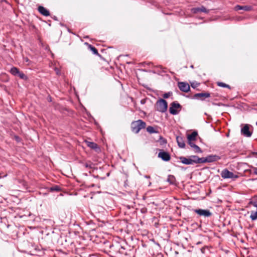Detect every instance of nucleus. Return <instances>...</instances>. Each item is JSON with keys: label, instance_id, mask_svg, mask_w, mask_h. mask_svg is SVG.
Listing matches in <instances>:
<instances>
[{"label": "nucleus", "instance_id": "1", "mask_svg": "<svg viewBox=\"0 0 257 257\" xmlns=\"http://www.w3.org/2000/svg\"><path fill=\"white\" fill-rule=\"evenodd\" d=\"M180 162L185 165H193L200 164V158L197 156H191L189 158L181 157L179 158Z\"/></svg>", "mask_w": 257, "mask_h": 257}, {"label": "nucleus", "instance_id": "2", "mask_svg": "<svg viewBox=\"0 0 257 257\" xmlns=\"http://www.w3.org/2000/svg\"><path fill=\"white\" fill-rule=\"evenodd\" d=\"M146 122L142 120L139 119L136 121H134L131 123V128L132 131L138 134L141 130L144 128L146 127Z\"/></svg>", "mask_w": 257, "mask_h": 257}, {"label": "nucleus", "instance_id": "3", "mask_svg": "<svg viewBox=\"0 0 257 257\" xmlns=\"http://www.w3.org/2000/svg\"><path fill=\"white\" fill-rule=\"evenodd\" d=\"M167 102L163 99H159L156 103V109L159 112H165L167 110Z\"/></svg>", "mask_w": 257, "mask_h": 257}, {"label": "nucleus", "instance_id": "4", "mask_svg": "<svg viewBox=\"0 0 257 257\" xmlns=\"http://www.w3.org/2000/svg\"><path fill=\"white\" fill-rule=\"evenodd\" d=\"M221 176L223 179H232L233 180L238 178L237 175L234 174L232 172L229 171L226 169L223 170L221 172Z\"/></svg>", "mask_w": 257, "mask_h": 257}, {"label": "nucleus", "instance_id": "5", "mask_svg": "<svg viewBox=\"0 0 257 257\" xmlns=\"http://www.w3.org/2000/svg\"><path fill=\"white\" fill-rule=\"evenodd\" d=\"M220 157L217 155H209L205 158H200V163H204L206 162H213L219 160Z\"/></svg>", "mask_w": 257, "mask_h": 257}, {"label": "nucleus", "instance_id": "6", "mask_svg": "<svg viewBox=\"0 0 257 257\" xmlns=\"http://www.w3.org/2000/svg\"><path fill=\"white\" fill-rule=\"evenodd\" d=\"M193 211L200 216H204L205 217H210L212 215V213L207 209H195L193 210Z\"/></svg>", "mask_w": 257, "mask_h": 257}, {"label": "nucleus", "instance_id": "7", "mask_svg": "<svg viewBox=\"0 0 257 257\" xmlns=\"http://www.w3.org/2000/svg\"><path fill=\"white\" fill-rule=\"evenodd\" d=\"M181 105L179 103L176 102H173L171 104V106L169 108L170 113L173 115L177 114L179 111L177 109L180 108Z\"/></svg>", "mask_w": 257, "mask_h": 257}, {"label": "nucleus", "instance_id": "8", "mask_svg": "<svg viewBox=\"0 0 257 257\" xmlns=\"http://www.w3.org/2000/svg\"><path fill=\"white\" fill-rule=\"evenodd\" d=\"M178 86L179 88L182 91L187 92L190 90V86L186 82H178Z\"/></svg>", "mask_w": 257, "mask_h": 257}, {"label": "nucleus", "instance_id": "9", "mask_svg": "<svg viewBox=\"0 0 257 257\" xmlns=\"http://www.w3.org/2000/svg\"><path fill=\"white\" fill-rule=\"evenodd\" d=\"M241 134L245 137H250L252 133L249 130V126L248 124H245L241 130Z\"/></svg>", "mask_w": 257, "mask_h": 257}, {"label": "nucleus", "instance_id": "10", "mask_svg": "<svg viewBox=\"0 0 257 257\" xmlns=\"http://www.w3.org/2000/svg\"><path fill=\"white\" fill-rule=\"evenodd\" d=\"M158 157L165 161H168L171 159L169 153L164 151L159 152L158 154Z\"/></svg>", "mask_w": 257, "mask_h": 257}, {"label": "nucleus", "instance_id": "11", "mask_svg": "<svg viewBox=\"0 0 257 257\" xmlns=\"http://www.w3.org/2000/svg\"><path fill=\"white\" fill-rule=\"evenodd\" d=\"M252 7L249 6H240V5H236L234 7V10L235 11H239V10H243L245 11H249L251 10Z\"/></svg>", "mask_w": 257, "mask_h": 257}, {"label": "nucleus", "instance_id": "12", "mask_svg": "<svg viewBox=\"0 0 257 257\" xmlns=\"http://www.w3.org/2000/svg\"><path fill=\"white\" fill-rule=\"evenodd\" d=\"M210 95V93H200L195 94L194 96L195 98L200 99L202 100H204L205 98L209 97Z\"/></svg>", "mask_w": 257, "mask_h": 257}, {"label": "nucleus", "instance_id": "13", "mask_svg": "<svg viewBox=\"0 0 257 257\" xmlns=\"http://www.w3.org/2000/svg\"><path fill=\"white\" fill-rule=\"evenodd\" d=\"M38 10L39 12L44 16H49L50 15L49 11L43 6H39Z\"/></svg>", "mask_w": 257, "mask_h": 257}, {"label": "nucleus", "instance_id": "14", "mask_svg": "<svg viewBox=\"0 0 257 257\" xmlns=\"http://www.w3.org/2000/svg\"><path fill=\"white\" fill-rule=\"evenodd\" d=\"M176 141L180 148H184L185 147V143L182 137L179 136L177 137Z\"/></svg>", "mask_w": 257, "mask_h": 257}, {"label": "nucleus", "instance_id": "15", "mask_svg": "<svg viewBox=\"0 0 257 257\" xmlns=\"http://www.w3.org/2000/svg\"><path fill=\"white\" fill-rule=\"evenodd\" d=\"M198 134L196 132H193L191 134H189L187 135V140L188 142H190V141H194L196 139V137Z\"/></svg>", "mask_w": 257, "mask_h": 257}, {"label": "nucleus", "instance_id": "16", "mask_svg": "<svg viewBox=\"0 0 257 257\" xmlns=\"http://www.w3.org/2000/svg\"><path fill=\"white\" fill-rule=\"evenodd\" d=\"M249 218L252 221L257 220V209L256 210L250 211Z\"/></svg>", "mask_w": 257, "mask_h": 257}, {"label": "nucleus", "instance_id": "17", "mask_svg": "<svg viewBox=\"0 0 257 257\" xmlns=\"http://www.w3.org/2000/svg\"><path fill=\"white\" fill-rule=\"evenodd\" d=\"M86 144H87L88 147L92 149H96L98 148L97 145L95 143L86 141Z\"/></svg>", "mask_w": 257, "mask_h": 257}, {"label": "nucleus", "instance_id": "18", "mask_svg": "<svg viewBox=\"0 0 257 257\" xmlns=\"http://www.w3.org/2000/svg\"><path fill=\"white\" fill-rule=\"evenodd\" d=\"M167 182L171 184H175L176 182V178L173 175H169L167 178Z\"/></svg>", "mask_w": 257, "mask_h": 257}, {"label": "nucleus", "instance_id": "19", "mask_svg": "<svg viewBox=\"0 0 257 257\" xmlns=\"http://www.w3.org/2000/svg\"><path fill=\"white\" fill-rule=\"evenodd\" d=\"M249 203L257 209V195L252 197Z\"/></svg>", "mask_w": 257, "mask_h": 257}, {"label": "nucleus", "instance_id": "20", "mask_svg": "<svg viewBox=\"0 0 257 257\" xmlns=\"http://www.w3.org/2000/svg\"><path fill=\"white\" fill-rule=\"evenodd\" d=\"M19 70L15 67H13V68H12L10 70V72L11 73V74L14 76H17L18 73H19Z\"/></svg>", "mask_w": 257, "mask_h": 257}, {"label": "nucleus", "instance_id": "21", "mask_svg": "<svg viewBox=\"0 0 257 257\" xmlns=\"http://www.w3.org/2000/svg\"><path fill=\"white\" fill-rule=\"evenodd\" d=\"M147 131L150 134L156 133L157 131H156L155 128L152 126H149L147 127Z\"/></svg>", "mask_w": 257, "mask_h": 257}, {"label": "nucleus", "instance_id": "22", "mask_svg": "<svg viewBox=\"0 0 257 257\" xmlns=\"http://www.w3.org/2000/svg\"><path fill=\"white\" fill-rule=\"evenodd\" d=\"M217 84L218 86H220V87H226V88H228L229 89L230 88V87L229 85H228V84H226L224 83H223V82H218L217 83Z\"/></svg>", "mask_w": 257, "mask_h": 257}, {"label": "nucleus", "instance_id": "23", "mask_svg": "<svg viewBox=\"0 0 257 257\" xmlns=\"http://www.w3.org/2000/svg\"><path fill=\"white\" fill-rule=\"evenodd\" d=\"M17 76H18L20 78L26 80L27 79V77L26 76V75L21 71L19 72V73H18Z\"/></svg>", "mask_w": 257, "mask_h": 257}, {"label": "nucleus", "instance_id": "24", "mask_svg": "<svg viewBox=\"0 0 257 257\" xmlns=\"http://www.w3.org/2000/svg\"><path fill=\"white\" fill-rule=\"evenodd\" d=\"M89 48L92 51L93 54H98L97 50L94 47L89 45Z\"/></svg>", "mask_w": 257, "mask_h": 257}, {"label": "nucleus", "instance_id": "25", "mask_svg": "<svg viewBox=\"0 0 257 257\" xmlns=\"http://www.w3.org/2000/svg\"><path fill=\"white\" fill-rule=\"evenodd\" d=\"M50 190L52 191H59L60 188L58 186H54L50 188Z\"/></svg>", "mask_w": 257, "mask_h": 257}, {"label": "nucleus", "instance_id": "26", "mask_svg": "<svg viewBox=\"0 0 257 257\" xmlns=\"http://www.w3.org/2000/svg\"><path fill=\"white\" fill-rule=\"evenodd\" d=\"M191 12L194 14H196L200 12V8H193L191 9Z\"/></svg>", "mask_w": 257, "mask_h": 257}, {"label": "nucleus", "instance_id": "27", "mask_svg": "<svg viewBox=\"0 0 257 257\" xmlns=\"http://www.w3.org/2000/svg\"><path fill=\"white\" fill-rule=\"evenodd\" d=\"M195 153H201L202 151L200 148L197 145L194 146V147L193 148Z\"/></svg>", "mask_w": 257, "mask_h": 257}, {"label": "nucleus", "instance_id": "28", "mask_svg": "<svg viewBox=\"0 0 257 257\" xmlns=\"http://www.w3.org/2000/svg\"><path fill=\"white\" fill-rule=\"evenodd\" d=\"M200 12H203L205 13H208L209 11L208 10H206V9L203 6L200 7Z\"/></svg>", "mask_w": 257, "mask_h": 257}, {"label": "nucleus", "instance_id": "29", "mask_svg": "<svg viewBox=\"0 0 257 257\" xmlns=\"http://www.w3.org/2000/svg\"><path fill=\"white\" fill-rule=\"evenodd\" d=\"M199 83L194 82L191 83V86H192V88H195L197 87L199 85Z\"/></svg>", "mask_w": 257, "mask_h": 257}, {"label": "nucleus", "instance_id": "30", "mask_svg": "<svg viewBox=\"0 0 257 257\" xmlns=\"http://www.w3.org/2000/svg\"><path fill=\"white\" fill-rule=\"evenodd\" d=\"M250 167L251 168V169H252V171H253V173L255 175H257V168L256 167H253L252 166H250Z\"/></svg>", "mask_w": 257, "mask_h": 257}, {"label": "nucleus", "instance_id": "31", "mask_svg": "<svg viewBox=\"0 0 257 257\" xmlns=\"http://www.w3.org/2000/svg\"><path fill=\"white\" fill-rule=\"evenodd\" d=\"M193 141H190V142H188V144L190 146L191 148H194V146L196 145L193 142Z\"/></svg>", "mask_w": 257, "mask_h": 257}, {"label": "nucleus", "instance_id": "32", "mask_svg": "<svg viewBox=\"0 0 257 257\" xmlns=\"http://www.w3.org/2000/svg\"><path fill=\"white\" fill-rule=\"evenodd\" d=\"M170 96V93H166L163 95V97L165 98H167Z\"/></svg>", "mask_w": 257, "mask_h": 257}, {"label": "nucleus", "instance_id": "33", "mask_svg": "<svg viewBox=\"0 0 257 257\" xmlns=\"http://www.w3.org/2000/svg\"><path fill=\"white\" fill-rule=\"evenodd\" d=\"M84 166L86 167V168H91L92 167H91V164H90V163H85L84 164Z\"/></svg>", "mask_w": 257, "mask_h": 257}, {"label": "nucleus", "instance_id": "34", "mask_svg": "<svg viewBox=\"0 0 257 257\" xmlns=\"http://www.w3.org/2000/svg\"><path fill=\"white\" fill-rule=\"evenodd\" d=\"M24 61L26 63H29L30 60L27 57L24 58Z\"/></svg>", "mask_w": 257, "mask_h": 257}, {"label": "nucleus", "instance_id": "35", "mask_svg": "<svg viewBox=\"0 0 257 257\" xmlns=\"http://www.w3.org/2000/svg\"><path fill=\"white\" fill-rule=\"evenodd\" d=\"M145 177L146 178H150V176L146 175V176H145Z\"/></svg>", "mask_w": 257, "mask_h": 257}, {"label": "nucleus", "instance_id": "36", "mask_svg": "<svg viewBox=\"0 0 257 257\" xmlns=\"http://www.w3.org/2000/svg\"><path fill=\"white\" fill-rule=\"evenodd\" d=\"M249 172L250 173H252V171H251V170H249Z\"/></svg>", "mask_w": 257, "mask_h": 257}]
</instances>
